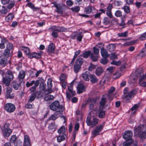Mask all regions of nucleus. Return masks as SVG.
I'll list each match as a JSON object with an SVG mask.
<instances>
[{"instance_id": "1", "label": "nucleus", "mask_w": 146, "mask_h": 146, "mask_svg": "<svg viewBox=\"0 0 146 146\" xmlns=\"http://www.w3.org/2000/svg\"><path fill=\"white\" fill-rule=\"evenodd\" d=\"M50 108L52 110L59 113L62 112L64 109V107L60 105L58 101H55L51 103L50 106Z\"/></svg>"}, {"instance_id": "2", "label": "nucleus", "mask_w": 146, "mask_h": 146, "mask_svg": "<svg viewBox=\"0 0 146 146\" xmlns=\"http://www.w3.org/2000/svg\"><path fill=\"white\" fill-rule=\"evenodd\" d=\"M143 126L140 125L137 127H136L134 129L135 135L137 137H140L142 139L146 138V130L143 132L142 131Z\"/></svg>"}, {"instance_id": "3", "label": "nucleus", "mask_w": 146, "mask_h": 146, "mask_svg": "<svg viewBox=\"0 0 146 146\" xmlns=\"http://www.w3.org/2000/svg\"><path fill=\"white\" fill-rule=\"evenodd\" d=\"M9 124L6 123L4 126L1 127V129L3 136L5 137H9L11 133V130L9 128Z\"/></svg>"}, {"instance_id": "4", "label": "nucleus", "mask_w": 146, "mask_h": 146, "mask_svg": "<svg viewBox=\"0 0 146 146\" xmlns=\"http://www.w3.org/2000/svg\"><path fill=\"white\" fill-rule=\"evenodd\" d=\"M104 125V123H103L101 125L96 126V128L92 132L93 137H94L99 134L100 133L103 129Z\"/></svg>"}, {"instance_id": "5", "label": "nucleus", "mask_w": 146, "mask_h": 146, "mask_svg": "<svg viewBox=\"0 0 146 146\" xmlns=\"http://www.w3.org/2000/svg\"><path fill=\"white\" fill-rule=\"evenodd\" d=\"M98 119L95 118L94 117L91 120H90V118L89 117H87L86 120V123L87 125L88 126L91 125L92 127H93L98 123Z\"/></svg>"}, {"instance_id": "6", "label": "nucleus", "mask_w": 146, "mask_h": 146, "mask_svg": "<svg viewBox=\"0 0 146 146\" xmlns=\"http://www.w3.org/2000/svg\"><path fill=\"white\" fill-rule=\"evenodd\" d=\"M5 110L9 113L13 112L15 109V106L14 105L11 103H8L5 105Z\"/></svg>"}, {"instance_id": "7", "label": "nucleus", "mask_w": 146, "mask_h": 146, "mask_svg": "<svg viewBox=\"0 0 146 146\" xmlns=\"http://www.w3.org/2000/svg\"><path fill=\"white\" fill-rule=\"evenodd\" d=\"M135 75L138 78H141V79H146V72L144 74L143 71L141 69H137L135 73Z\"/></svg>"}, {"instance_id": "8", "label": "nucleus", "mask_w": 146, "mask_h": 146, "mask_svg": "<svg viewBox=\"0 0 146 146\" xmlns=\"http://www.w3.org/2000/svg\"><path fill=\"white\" fill-rule=\"evenodd\" d=\"M26 75L25 72L23 70H21L18 76L17 80L20 83H24V79Z\"/></svg>"}, {"instance_id": "9", "label": "nucleus", "mask_w": 146, "mask_h": 146, "mask_svg": "<svg viewBox=\"0 0 146 146\" xmlns=\"http://www.w3.org/2000/svg\"><path fill=\"white\" fill-rule=\"evenodd\" d=\"M133 136L132 132L130 131H127L125 132L124 134L123 137L126 140L130 141L132 140V137Z\"/></svg>"}, {"instance_id": "10", "label": "nucleus", "mask_w": 146, "mask_h": 146, "mask_svg": "<svg viewBox=\"0 0 146 146\" xmlns=\"http://www.w3.org/2000/svg\"><path fill=\"white\" fill-rule=\"evenodd\" d=\"M43 52L39 51L38 53L33 52L29 54V57L30 58H39L41 57V55L42 54Z\"/></svg>"}, {"instance_id": "11", "label": "nucleus", "mask_w": 146, "mask_h": 146, "mask_svg": "<svg viewBox=\"0 0 146 146\" xmlns=\"http://www.w3.org/2000/svg\"><path fill=\"white\" fill-rule=\"evenodd\" d=\"M96 102V100L94 98L90 99L88 100V103L89 104V108L91 112L93 110H95L94 109V105Z\"/></svg>"}, {"instance_id": "12", "label": "nucleus", "mask_w": 146, "mask_h": 146, "mask_svg": "<svg viewBox=\"0 0 146 146\" xmlns=\"http://www.w3.org/2000/svg\"><path fill=\"white\" fill-rule=\"evenodd\" d=\"M30 145L31 142L29 136L27 135H25L23 146H30Z\"/></svg>"}, {"instance_id": "13", "label": "nucleus", "mask_w": 146, "mask_h": 146, "mask_svg": "<svg viewBox=\"0 0 146 146\" xmlns=\"http://www.w3.org/2000/svg\"><path fill=\"white\" fill-rule=\"evenodd\" d=\"M20 82L19 83H17V82L15 81H13L11 83V86L13 87L15 90H18L21 87V84Z\"/></svg>"}, {"instance_id": "14", "label": "nucleus", "mask_w": 146, "mask_h": 146, "mask_svg": "<svg viewBox=\"0 0 146 146\" xmlns=\"http://www.w3.org/2000/svg\"><path fill=\"white\" fill-rule=\"evenodd\" d=\"M90 75V72L88 71H86L82 74V76L84 80L88 81L89 80Z\"/></svg>"}, {"instance_id": "15", "label": "nucleus", "mask_w": 146, "mask_h": 146, "mask_svg": "<svg viewBox=\"0 0 146 146\" xmlns=\"http://www.w3.org/2000/svg\"><path fill=\"white\" fill-rule=\"evenodd\" d=\"M136 93L135 90H132L130 92L127 93V94L125 95L124 98L125 100H129Z\"/></svg>"}, {"instance_id": "16", "label": "nucleus", "mask_w": 146, "mask_h": 146, "mask_svg": "<svg viewBox=\"0 0 146 146\" xmlns=\"http://www.w3.org/2000/svg\"><path fill=\"white\" fill-rule=\"evenodd\" d=\"M48 53H53L54 52L55 45L53 43H50L48 46L47 49H46Z\"/></svg>"}, {"instance_id": "17", "label": "nucleus", "mask_w": 146, "mask_h": 146, "mask_svg": "<svg viewBox=\"0 0 146 146\" xmlns=\"http://www.w3.org/2000/svg\"><path fill=\"white\" fill-rule=\"evenodd\" d=\"M54 6L56 8V11L60 15L62 14L63 8L62 6H61L60 5L54 4Z\"/></svg>"}, {"instance_id": "18", "label": "nucleus", "mask_w": 146, "mask_h": 146, "mask_svg": "<svg viewBox=\"0 0 146 146\" xmlns=\"http://www.w3.org/2000/svg\"><path fill=\"white\" fill-rule=\"evenodd\" d=\"M77 90L78 93H82L85 91V87L82 84H79L77 87Z\"/></svg>"}, {"instance_id": "19", "label": "nucleus", "mask_w": 146, "mask_h": 146, "mask_svg": "<svg viewBox=\"0 0 146 146\" xmlns=\"http://www.w3.org/2000/svg\"><path fill=\"white\" fill-rule=\"evenodd\" d=\"M100 53L102 56L103 57L108 58L110 56V54L108 53L107 50L104 47L101 49Z\"/></svg>"}, {"instance_id": "20", "label": "nucleus", "mask_w": 146, "mask_h": 146, "mask_svg": "<svg viewBox=\"0 0 146 146\" xmlns=\"http://www.w3.org/2000/svg\"><path fill=\"white\" fill-rule=\"evenodd\" d=\"M12 89L10 87H8L7 88L6 96L7 98H12L13 97V96L11 93Z\"/></svg>"}, {"instance_id": "21", "label": "nucleus", "mask_w": 146, "mask_h": 146, "mask_svg": "<svg viewBox=\"0 0 146 146\" xmlns=\"http://www.w3.org/2000/svg\"><path fill=\"white\" fill-rule=\"evenodd\" d=\"M40 79H39L38 78V79L36 81V82L34 86H33L31 87L30 88V90L31 92H35V91L36 88L38 86L40 83Z\"/></svg>"}, {"instance_id": "22", "label": "nucleus", "mask_w": 146, "mask_h": 146, "mask_svg": "<svg viewBox=\"0 0 146 146\" xmlns=\"http://www.w3.org/2000/svg\"><path fill=\"white\" fill-rule=\"evenodd\" d=\"M11 81L10 79L8 78L7 77L3 76L2 82L6 86H9L10 85Z\"/></svg>"}, {"instance_id": "23", "label": "nucleus", "mask_w": 146, "mask_h": 146, "mask_svg": "<svg viewBox=\"0 0 146 146\" xmlns=\"http://www.w3.org/2000/svg\"><path fill=\"white\" fill-rule=\"evenodd\" d=\"M14 72L11 71H7L5 73V76L7 77L10 80H13L14 79Z\"/></svg>"}, {"instance_id": "24", "label": "nucleus", "mask_w": 146, "mask_h": 146, "mask_svg": "<svg viewBox=\"0 0 146 146\" xmlns=\"http://www.w3.org/2000/svg\"><path fill=\"white\" fill-rule=\"evenodd\" d=\"M99 56V55L94 54L93 52H91L90 58L93 62L97 61Z\"/></svg>"}, {"instance_id": "25", "label": "nucleus", "mask_w": 146, "mask_h": 146, "mask_svg": "<svg viewBox=\"0 0 146 146\" xmlns=\"http://www.w3.org/2000/svg\"><path fill=\"white\" fill-rule=\"evenodd\" d=\"M94 7L91 6H89L84 8V12L85 13L88 14L92 12V10L94 9Z\"/></svg>"}, {"instance_id": "26", "label": "nucleus", "mask_w": 146, "mask_h": 146, "mask_svg": "<svg viewBox=\"0 0 146 146\" xmlns=\"http://www.w3.org/2000/svg\"><path fill=\"white\" fill-rule=\"evenodd\" d=\"M54 29L56 31L58 32H62L66 31V29L62 27H54Z\"/></svg>"}, {"instance_id": "27", "label": "nucleus", "mask_w": 146, "mask_h": 146, "mask_svg": "<svg viewBox=\"0 0 146 146\" xmlns=\"http://www.w3.org/2000/svg\"><path fill=\"white\" fill-rule=\"evenodd\" d=\"M90 82L92 84H94L98 82V79L94 75H90Z\"/></svg>"}, {"instance_id": "28", "label": "nucleus", "mask_w": 146, "mask_h": 146, "mask_svg": "<svg viewBox=\"0 0 146 146\" xmlns=\"http://www.w3.org/2000/svg\"><path fill=\"white\" fill-rule=\"evenodd\" d=\"M103 70L101 67L97 68L96 71V74L97 76H99L103 72Z\"/></svg>"}, {"instance_id": "29", "label": "nucleus", "mask_w": 146, "mask_h": 146, "mask_svg": "<svg viewBox=\"0 0 146 146\" xmlns=\"http://www.w3.org/2000/svg\"><path fill=\"white\" fill-rule=\"evenodd\" d=\"M7 59L5 57L2 58L0 60V64L3 66H5L7 64Z\"/></svg>"}, {"instance_id": "30", "label": "nucleus", "mask_w": 146, "mask_h": 146, "mask_svg": "<svg viewBox=\"0 0 146 146\" xmlns=\"http://www.w3.org/2000/svg\"><path fill=\"white\" fill-rule=\"evenodd\" d=\"M139 78V85L141 87H146V82H143V80H145V79H142L140 78Z\"/></svg>"}, {"instance_id": "31", "label": "nucleus", "mask_w": 146, "mask_h": 146, "mask_svg": "<svg viewBox=\"0 0 146 146\" xmlns=\"http://www.w3.org/2000/svg\"><path fill=\"white\" fill-rule=\"evenodd\" d=\"M81 68V66L78 64H75L74 66V72L76 73L79 71Z\"/></svg>"}, {"instance_id": "32", "label": "nucleus", "mask_w": 146, "mask_h": 146, "mask_svg": "<svg viewBox=\"0 0 146 146\" xmlns=\"http://www.w3.org/2000/svg\"><path fill=\"white\" fill-rule=\"evenodd\" d=\"M66 135L65 134H63L62 135H59L57 138V140L58 142H60L62 141H64L65 139Z\"/></svg>"}, {"instance_id": "33", "label": "nucleus", "mask_w": 146, "mask_h": 146, "mask_svg": "<svg viewBox=\"0 0 146 146\" xmlns=\"http://www.w3.org/2000/svg\"><path fill=\"white\" fill-rule=\"evenodd\" d=\"M115 45L114 44H110L107 46L108 50L110 52L113 51L115 49Z\"/></svg>"}, {"instance_id": "34", "label": "nucleus", "mask_w": 146, "mask_h": 146, "mask_svg": "<svg viewBox=\"0 0 146 146\" xmlns=\"http://www.w3.org/2000/svg\"><path fill=\"white\" fill-rule=\"evenodd\" d=\"M83 62L82 59L81 57L79 56L78 58L76 60L75 64H78L81 66L83 64Z\"/></svg>"}, {"instance_id": "35", "label": "nucleus", "mask_w": 146, "mask_h": 146, "mask_svg": "<svg viewBox=\"0 0 146 146\" xmlns=\"http://www.w3.org/2000/svg\"><path fill=\"white\" fill-rule=\"evenodd\" d=\"M56 128V126L54 122L51 123L49 124L48 127V128L49 130H53V131L55 130Z\"/></svg>"}, {"instance_id": "36", "label": "nucleus", "mask_w": 146, "mask_h": 146, "mask_svg": "<svg viewBox=\"0 0 146 146\" xmlns=\"http://www.w3.org/2000/svg\"><path fill=\"white\" fill-rule=\"evenodd\" d=\"M91 52L90 51H85L83 53L82 55H80V56H82L84 58H88L89 56H90Z\"/></svg>"}, {"instance_id": "37", "label": "nucleus", "mask_w": 146, "mask_h": 146, "mask_svg": "<svg viewBox=\"0 0 146 146\" xmlns=\"http://www.w3.org/2000/svg\"><path fill=\"white\" fill-rule=\"evenodd\" d=\"M36 94L35 93H33L31 94L30 97L29 99L28 100L29 102H31L33 101L36 98Z\"/></svg>"}, {"instance_id": "38", "label": "nucleus", "mask_w": 146, "mask_h": 146, "mask_svg": "<svg viewBox=\"0 0 146 146\" xmlns=\"http://www.w3.org/2000/svg\"><path fill=\"white\" fill-rule=\"evenodd\" d=\"M6 39L3 38L1 40V43H0V48L3 49L5 48V44L7 42Z\"/></svg>"}, {"instance_id": "39", "label": "nucleus", "mask_w": 146, "mask_h": 146, "mask_svg": "<svg viewBox=\"0 0 146 146\" xmlns=\"http://www.w3.org/2000/svg\"><path fill=\"white\" fill-rule=\"evenodd\" d=\"M54 98V97L53 95H50L45 96L44 98V100L46 101H48L53 100Z\"/></svg>"}, {"instance_id": "40", "label": "nucleus", "mask_w": 146, "mask_h": 146, "mask_svg": "<svg viewBox=\"0 0 146 146\" xmlns=\"http://www.w3.org/2000/svg\"><path fill=\"white\" fill-rule=\"evenodd\" d=\"M128 35L127 31H125L123 33H119L117 34V35L119 37H127Z\"/></svg>"}, {"instance_id": "41", "label": "nucleus", "mask_w": 146, "mask_h": 146, "mask_svg": "<svg viewBox=\"0 0 146 146\" xmlns=\"http://www.w3.org/2000/svg\"><path fill=\"white\" fill-rule=\"evenodd\" d=\"M22 141L19 139H17L14 143L15 146H22Z\"/></svg>"}, {"instance_id": "42", "label": "nucleus", "mask_w": 146, "mask_h": 146, "mask_svg": "<svg viewBox=\"0 0 146 146\" xmlns=\"http://www.w3.org/2000/svg\"><path fill=\"white\" fill-rule=\"evenodd\" d=\"M121 76V74L118 72L113 74L112 76V78H113L116 79L117 78H119Z\"/></svg>"}, {"instance_id": "43", "label": "nucleus", "mask_w": 146, "mask_h": 146, "mask_svg": "<svg viewBox=\"0 0 146 146\" xmlns=\"http://www.w3.org/2000/svg\"><path fill=\"white\" fill-rule=\"evenodd\" d=\"M3 54L6 57H9L11 55L10 50L8 49H5L3 53Z\"/></svg>"}, {"instance_id": "44", "label": "nucleus", "mask_w": 146, "mask_h": 146, "mask_svg": "<svg viewBox=\"0 0 146 146\" xmlns=\"http://www.w3.org/2000/svg\"><path fill=\"white\" fill-rule=\"evenodd\" d=\"M66 76L64 74H62L60 78V82H66Z\"/></svg>"}, {"instance_id": "45", "label": "nucleus", "mask_w": 146, "mask_h": 146, "mask_svg": "<svg viewBox=\"0 0 146 146\" xmlns=\"http://www.w3.org/2000/svg\"><path fill=\"white\" fill-rule=\"evenodd\" d=\"M21 48V49L23 50L26 54H28L29 55V54H30L29 53L30 50L29 48L28 47L25 46H22Z\"/></svg>"}, {"instance_id": "46", "label": "nucleus", "mask_w": 146, "mask_h": 146, "mask_svg": "<svg viewBox=\"0 0 146 146\" xmlns=\"http://www.w3.org/2000/svg\"><path fill=\"white\" fill-rule=\"evenodd\" d=\"M132 142V140H130V141L125 140V141L123 143V146H131V145Z\"/></svg>"}, {"instance_id": "47", "label": "nucleus", "mask_w": 146, "mask_h": 146, "mask_svg": "<svg viewBox=\"0 0 146 146\" xmlns=\"http://www.w3.org/2000/svg\"><path fill=\"white\" fill-rule=\"evenodd\" d=\"M14 17V15L11 13H9L7 16L5 17L6 21H9L11 20Z\"/></svg>"}, {"instance_id": "48", "label": "nucleus", "mask_w": 146, "mask_h": 146, "mask_svg": "<svg viewBox=\"0 0 146 146\" xmlns=\"http://www.w3.org/2000/svg\"><path fill=\"white\" fill-rule=\"evenodd\" d=\"M82 32L80 33H78L77 37L76 38L77 40L78 41L81 42L82 40V39L83 37V35H82Z\"/></svg>"}, {"instance_id": "49", "label": "nucleus", "mask_w": 146, "mask_h": 146, "mask_svg": "<svg viewBox=\"0 0 146 146\" xmlns=\"http://www.w3.org/2000/svg\"><path fill=\"white\" fill-rule=\"evenodd\" d=\"M65 127L64 126H61L60 129L58 131V132L59 134L64 133L65 131Z\"/></svg>"}, {"instance_id": "50", "label": "nucleus", "mask_w": 146, "mask_h": 146, "mask_svg": "<svg viewBox=\"0 0 146 146\" xmlns=\"http://www.w3.org/2000/svg\"><path fill=\"white\" fill-rule=\"evenodd\" d=\"M103 23L105 25H107L110 23V20L108 18L105 17L103 19Z\"/></svg>"}, {"instance_id": "51", "label": "nucleus", "mask_w": 146, "mask_h": 146, "mask_svg": "<svg viewBox=\"0 0 146 146\" xmlns=\"http://www.w3.org/2000/svg\"><path fill=\"white\" fill-rule=\"evenodd\" d=\"M107 58L103 57L100 60V62L104 65L106 64L108 62Z\"/></svg>"}, {"instance_id": "52", "label": "nucleus", "mask_w": 146, "mask_h": 146, "mask_svg": "<svg viewBox=\"0 0 146 146\" xmlns=\"http://www.w3.org/2000/svg\"><path fill=\"white\" fill-rule=\"evenodd\" d=\"M106 99L104 98H102L101 101L100 102V104L101 106L103 107L106 104Z\"/></svg>"}, {"instance_id": "53", "label": "nucleus", "mask_w": 146, "mask_h": 146, "mask_svg": "<svg viewBox=\"0 0 146 146\" xmlns=\"http://www.w3.org/2000/svg\"><path fill=\"white\" fill-rule=\"evenodd\" d=\"M0 12L2 14H5L8 12L7 9L4 7L2 6L0 10Z\"/></svg>"}, {"instance_id": "54", "label": "nucleus", "mask_w": 146, "mask_h": 146, "mask_svg": "<svg viewBox=\"0 0 146 146\" xmlns=\"http://www.w3.org/2000/svg\"><path fill=\"white\" fill-rule=\"evenodd\" d=\"M139 39L141 40L146 39V32L141 35L139 38Z\"/></svg>"}, {"instance_id": "55", "label": "nucleus", "mask_w": 146, "mask_h": 146, "mask_svg": "<svg viewBox=\"0 0 146 146\" xmlns=\"http://www.w3.org/2000/svg\"><path fill=\"white\" fill-rule=\"evenodd\" d=\"M105 115V113L104 111H100L98 113V116L100 118H103Z\"/></svg>"}, {"instance_id": "56", "label": "nucleus", "mask_w": 146, "mask_h": 146, "mask_svg": "<svg viewBox=\"0 0 146 146\" xmlns=\"http://www.w3.org/2000/svg\"><path fill=\"white\" fill-rule=\"evenodd\" d=\"M57 118L56 116V114L54 113L53 115H51L48 118V120H55Z\"/></svg>"}, {"instance_id": "57", "label": "nucleus", "mask_w": 146, "mask_h": 146, "mask_svg": "<svg viewBox=\"0 0 146 146\" xmlns=\"http://www.w3.org/2000/svg\"><path fill=\"white\" fill-rule=\"evenodd\" d=\"M71 9L74 11L77 12L80 11V8L79 7L76 6L72 7Z\"/></svg>"}, {"instance_id": "58", "label": "nucleus", "mask_w": 146, "mask_h": 146, "mask_svg": "<svg viewBox=\"0 0 146 146\" xmlns=\"http://www.w3.org/2000/svg\"><path fill=\"white\" fill-rule=\"evenodd\" d=\"M123 9L124 10L125 13H129L130 11V9L129 7L127 6H125L123 7Z\"/></svg>"}, {"instance_id": "59", "label": "nucleus", "mask_w": 146, "mask_h": 146, "mask_svg": "<svg viewBox=\"0 0 146 146\" xmlns=\"http://www.w3.org/2000/svg\"><path fill=\"white\" fill-rule=\"evenodd\" d=\"M47 86L49 88H51L52 87V80L51 79H48L47 82Z\"/></svg>"}, {"instance_id": "60", "label": "nucleus", "mask_w": 146, "mask_h": 146, "mask_svg": "<svg viewBox=\"0 0 146 146\" xmlns=\"http://www.w3.org/2000/svg\"><path fill=\"white\" fill-rule=\"evenodd\" d=\"M111 64L115 65L117 66H119L121 64V61H116L115 60H113L112 62L111 63Z\"/></svg>"}, {"instance_id": "61", "label": "nucleus", "mask_w": 146, "mask_h": 146, "mask_svg": "<svg viewBox=\"0 0 146 146\" xmlns=\"http://www.w3.org/2000/svg\"><path fill=\"white\" fill-rule=\"evenodd\" d=\"M36 81L33 80L30 83L27 82L26 84V85L27 87H29L31 86H32L33 84H35Z\"/></svg>"}, {"instance_id": "62", "label": "nucleus", "mask_w": 146, "mask_h": 146, "mask_svg": "<svg viewBox=\"0 0 146 146\" xmlns=\"http://www.w3.org/2000/svg\"><path fill=\"white\" fill-rule=\"evenodd\" d=\"M16 139L17 137L16 135L12 136L10 140V142L12 143H14L16 141Z\"/></svg>"}, {"instance_id": "63", "label": "nucleus", "mask_w": 146, "mask_h": 146, "mask_svg": "<svg viewBox=\"0 0 146 146\" xmlns=\"http://www.w3.org/2000/svg\"><path fill=\"white\" fill-rule=\"evenodd\" d=\"M115 14L117 17H120L122 16V12L118 10L115 12Z\"/></svg>"}, {"instance_id": "64", "label": "nucleus", "mask_w": 146, "mask_h": 146, "mask_svg": "<svg viewBox=\"0 0 146 146\" xmlns=\"http://www.w3.org/2000/svg\"><path fill=\"white\" fill-rule=\"evenodd\" d=\"M117 58V56L116 54V53H112L111 54L110 58L111 60H113Z\"/></svg>"}]
</instances>
